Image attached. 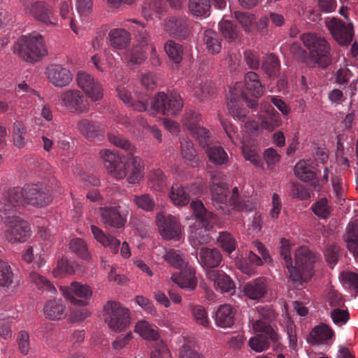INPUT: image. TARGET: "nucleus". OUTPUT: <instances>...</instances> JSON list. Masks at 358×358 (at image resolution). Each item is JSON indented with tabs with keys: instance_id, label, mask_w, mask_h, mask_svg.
Masks as SVG:
<instances>
[{
	"instance_id": "f257e3e1",
	"label": "nucleus",
	"mask_w": 358,
	"mask_h": 358,
	"mask_svg": "<svg viewBox=\"0 0 358 358\" xmlns=\"http://www.w3.org/2000/svg\"><path fill=\"white\" fill-rule=\"evenodd\" d=\"M14 52L27 62H35L48 51L43 36L36 32L22 36L15 43Z\"/></svg>"
},
{
	"instance_id": "f03ea898",
	"label": "nucleus",
	"mask_w": 358,
	"mask_h": 358,
	"mask_svg": "<svg viewBox=\"0 0 358 358\" xmlns=\"http://www.w3.org/2000/svg\"><path fill=\"white\" fill-rule=\"evenodd\" d=\"M190 206L195 217L201 224V228L192 231L189 237L192 245L196 248L210 241L208 230L213 227L216 222V217L212 212L206 210L201 201H193Z\"/></svg>"
},
{
	"instance_id": "7ed1b4c3",
	"label": "nucleus",
	"mask_w": 358,
	"mask_h": 358,
	"mask_svg": "<svg viewBox=\"0 0 358 358\" xmlns=\"http://www.w3.org/2000/svg\"><path fill=\"white\" fill-rule=\"evenodd\" d=\"M301 40L312 60L318 66L325 68L331 64V48L324 38L316 34L305 33L301 36Z\"/></svg>"
},
{
	"instance_id": "20e7f679",
	"label": "nucleus",
	"mask_w": 358,
	"mask_h": 358,
	"mask_svg": "<svg viewBox=\"0 0 358 358\" xmlns=\"http://www.w3.org/2000/svg\"><path fill=\"white\" fill-rule=\"evenodd\" d=\"M183 107V100L176 92H159L150 100V109L166 116H176Z\"/></svg>"
},
{
	"instance_id": "39448f33",
	"label": "nucleus",
	"mask_w": 358,
	"mask_h": 358,
	"mask_svg": "<svg viewBox=\"0 0 358 358\" xmlns=\"http://www.w3.org/2000/svg\"><path fill=\"white\" fill-rule=\"evenodd\" d=\"M20 188L24 205L41 208L48 205L52 201L49 189L42 183L27 184Z\"/></svg>"
},
{
	"instance_id": "423d86ee",
	"label": "nucleus",
	"mask_w": 358,
	"mask_h": 358,
	"mask_svg": "<svg viewBox=\"0 0 358 358\" xmlns=\"http://www.w3.org/2000/svg\"><path fill=\"white\" fill-rule=\"evenodd\" d=\"M105 320L110 329L115 331H122L130 323L129 312L120 303L108 301L105 306Z\"/></svg>"
},
{
	"instance_id": "0eeeda50",
	"label": "nucleus",
	"mask_w": 358,
	"mask_h": 358,
	"mask_svg": "<svg viewBox=\"0 0 358 358\" xmlns=\"http://www.w3.org/2000/svg\"><path fill=\"white\" fill-rule=\"evenodd\" d=\"M23 206L21 188L13 187L0 199V217L1 219L7 220L13 217L18 216L20 210Z\"/></svg>"
},
{
	"instance_id": "6e6552de",
	"label": "nucleus",
	"mask_w": 358,
	"mask_h": 358,
	"mask_svg": "<svg viewBox=\"0 0 358 358\" xmlns=\"http://www.w3.org/2000/svg\"><path fill=\"white\" fill-rule=\"evenodd\" d=\"M4 223L6 227L4 236L10 243H24L31 235L30 225L20 215L4 220Z\"/></svg>"
},
{
	"instance_id": "1a4fd4ad",
	"label": "nucleus",
	"mask_w": 358,
	"mask_h": 358,
	"mask_svg": "<svg viewBox=\"0 0 358 358\" xmlns=\"http://www.w3.org/2000/svg\"><path fill=\"white\" fill-rule=\"evenodd\" d=\"M99 155L104 167L113 178L121 180L126 177L129 165L118 153L106 149L101 150Z\"/></svg>"
},
{
	"instance_id": "9d476101",
	"label": "nucleus",
	"mask_w": 358,
	"mask_h": 358,
	"mask_svg": "<svg viewBox=\"0 0 358 358\" xmlns=\"http://www.w3.org/2000/svg\"><path fill=\"white\" fill-rule=\"evenodd\" d=\"M315 261L316 257L312 251L307 247H299L295 252V266L293 268L301 274V278L299 281L292 282L301 285L303 282L310 278Z\"/></svg>"
},
{
	"instance_id": "9b49d317",
	"label": "nucleus",
	"mask_w": 358,
	"mask_h": 358,
	"mask_svg": "<svg viewBox=\"0 0 358 358\" xmlns=\"http://www.w3.org/2000/svg\"><path fill=\"white\" fill-rule=\"evenodd\" d=\"M258 318L250 320L253 330L256 332L266 333L274 341H278V335L272 328L270 322L275 317V311L268 306H258L256 307Z\"/></svg>"
},
{
	"instance_id": "f8f14e48",
	"label": "nucleus",
	"mask_w": 358,
	"mask_h": 358,
	"mask_svg": "<svg viewBox=\"0 0 358 358\" xmlns=\"http://www.w3.org/2000/svg\"><path fill=\"white\" fill-rule=\"evenodd\" d=\"M201 115L191 110L186 112L182 120L183 126L189 130L200 146L204 148L208 145L210 133L201 126Z\"/></svg>"
},
{
	"instance_id": "ddd939ff",
	"label": "nucleus",
	"mask_w": 358,
	"mask_h": 358,
	"mask_svg": "<svg viewBox=\"0 0 358 358\" xmlns=\"http://www.w3.org/2000/svg\"><path fill=\"white\" fill-rule=\"evenodd\" d=\"M326 26L334 40L341 45L350 44L354 36V28L351 22L333 17L326 21Z\"/></svg>"
},
{
	"instance_id": "4468645a",
	"label": "nucleus",
	"mask_w": 358,
	"mask_h": 358,
	"mask_svg": "<svg viewBox=\"0 0 358 358\" xmlns=\"http://www.w3.org/2000/svg\"><path fill=\"white\" fill-rule=\"evenodd\" d=\"M60 99L66 109L71 113H86L90 108L86 96L78 90H68L63 92L60 95Z\"/></svg>"
},
{
	"instance_id": "2eb2a0df",
	"label": "nucleus",
	"mask_w": 358,
	"mask_h": 358,
	"mask_svg": "<svg viewBox=\"0 0 358 358\" xmlns=\"http://www.w3.org/2000/svg\"><path fill=\"white\" fill-rule=\"evenodd\" d=\"M241 87V83H236L235 87L230 90L229 92L231 97L227 103V107L230 114L233 117H236L241 122H245L247 120L248 111L245 108H240L237 104V100L239 96V94L237 91ZM240 96L248 104V106L252 108H255L257 107V101L256 99H249L244 92H241Z\"/></svg>"
},
{
	"instance_id": "dca6fc26",
	"label": "nucleus",
	"mask_w": 358,
	"mask_h": 358,
	"mask_svg": "<svg viewBox=\"0 0 358 358\" xmlns=\"http://www.w3.org/2000/svg\"><path fill=\"white\" fill-rule=\"evenodd\" d=\"M165 29L176 38L187 39L192 34L191 22L185 16H171L165 22Z\"/></svg>"
},
{
	"instance_id": "f3484780",
	"label": "nucleus",
	"mask_w": 358,
	"mask_h": 358,
	"mask_svg": "<svg viewBox=\"0 0 358 358\" xmlns=\"http://www.w3.org/2000/svg\"><path fill=\"white\" fill-rule=\"evenodd\" d=\"M61 289L64 297L71 303L80 306L87 305L92 294V291L89 285L77 282H72L70 287H61Z\"/></svg>"
},
{
	"instance_id": "a211bd4d",
	"label": "nucleus",
	"mask_w": 358,
	"mask_h": 358,
	"mask_svg": "<svg viewBox=\"0 0 358 358\" xmlns=\"http://www.w3.org/2000/svg\"><path fill=\"white\" fill-rule=\"evenodd\" d=\"M159 231L165 240L178 241L182 236L181 226L177 218L171 215H158Z\"/></svg>"
},
{
	"instance_id": "6ab92c4d",
	"label": "nucleus",
	"mask_w": 358,
	"mask_h": 358,
	"mask_svg": "<svg viewBox=\"0 0 358 358\" xmlns=\"http://www.w3.org/2000/svg\"><path fill=\"white\" fill-rule=\"evenodd\" d=\"M220 176L213 175L211 176L212 185L210 192L212 196V202L214 207L220 210L223 213H228L227 207L228 206V196L229 190L226 183L219 182Z\"/></svg>"
},
{
	"instance_id": "aec40b11",
	"label": "nucleus",
	"mask_w": 358,
	"mask_h": 358,
	"mask_svg": "<svg viewBox=\"0 0 358 358\" xmlns=\"http://www.w3.org/2000/svg\"><path fill=\"white\" fill-rule=\"evenodd\" d=\"M76 80L78 86L92 101H98L102 99V87L90 74L85 71H79Z\"/></svg>"
},
{
	"instance_id": "412c9836",
	"label": "nucleus",
	"mask_w": 358,
	"mask_h": 358,
	"mask_svg": "<svg viewBox=\"0 0 358 358\" xmlns=\"http://www.w3.org/2000/svg\"><path fill=\"white\" fill-rule=\"evenodd\" d=\"M46 74L49 81L55 87H65L71 82V71L59 64H51L46 69Z\"/></svg>"
},
{
	"instance_id": "4be33fe9",
	"label": "nucleus",
	"mask_w": 358,
	"mask_h": 358,
	"mask_svg": "<svg viewBox=\"0 0 358 358\" xmlns=\"http://www.w3.org/2000/svg\"><path fill=\"white\" fill-rule=\"evenodd\" d=\"M29 13L36 20L46 25H55L57 24V20L53 13L52 7L43 1L33 3Z\"/></svg>"
},
{
	"instance_id": "5701e85b",
	"label": "nucleus",
	"mask_w": 358,
	"mask_h": 358,
	"mask_svg": "<svg viewBox=\"0 0 358 358\" xmlns=\"http://www.w3.org/2000/svg\"><path fill=\"white\" fill-rule=\"evenodd\" d=\"M195 273L196 271L194 268L192 266H186L179 273H176L172 274L171 280L180 288L191 291L194 289L197 285Z\"/></svg>"
},
{
	"instance_id": "b1692460",
	"label": "nucleus",
	"mask_w": 358,
	"mask_h": 358,
	"mask_svg": "<svg viewBox=\"0 0 358 358\" xmlns=\"http://www.w3.org/2000/svg\"><path fill=\"white\" fill-rule=\"evenodd\" d=\"M77 127L80 134L90 141H101L104 137V130L101 125L88 119L78 121Z\"/></svg>"
},
{
	"instance_id": "393cba45",
	"label": "nucleus",
	"mask_w": 358,
	"mask_h": 358,
	"mask_svg": "<svg viewBox=\"0 0 358 358\" xmlns=\"http://www.w3.org/2000/svg\"><path fill=\"white\" fill-rule=\"evenodd\" d=\"M243 292L252 300H259L266 293L267 286L265 278H258L243 285Z\"/></svg>"
},
{
	"instance_id": "a878e982",
	"label": "nucleus",
	"mask_w": 358,
	"mask_h": 358,
	"mask_svg": "<svg viewBox=\"0 0 358 358\" xmlns=\"http://www.w3.org/2000/svg\"><path fill=\"white\" fill-rule=\"evenodd\" d=\"M198 261L203 267L213 268L220 265L222 256L217 248H202L199 253Z\"/></svg>"
},
{
	"instance_id": "bb28decb",
	"label": "nucleus",
	"mask_w": 358,
	"mask_h": 358,
	"mask_svg": "<svg viewBox=\"0 0 358 358\" xmlns=\"http://www.w3.org/2000/svg\"><path fill=\"white\" fill-rule=\"evenodd\" d=\"M206 276L213 281L215 288L222 292H229L234 288V283L231 278L222 271L210 269L207 271Z\"/></svg>"
},
{
	"instance_id": "cd10ccee",
	"label": "nucleus",
	"mask_w": 358,
	"mask_h": 358,
	"mask_svg": "<svg viewBox=\"0 0 358 358\" xmlns=\"http://www.w3.org/2000/svg\"><path fill=\"white\" fill-rule=\"evenodd\" d=\"M108 43L110 46L115 50H124L131 42V34L124 29H112L108 32Z\"/></svg>"
},
{
	"instance_id": "c85d7f7f",
	"label": "nucleus",
	"mask_w": 358,
	"mask_h": 358,
	"mask_svg": "<svg viewBox=\"0 0 358 358\" xmlns=\"http://www.w3.org/2000/svg\"><path fill=\"white\" fill-rule=\"evenodd\" d=\"M101 221L106 227L122 228L126 220L121 215L116 207L101 208Z\"/></svg>"
},
{
	"instance_id": "c756f323",
	"label": "nucleus",
	"mask_w": 358,
	"mask_h": 358,
	"mask_svg": "<svg viewBox=\"0 0 358 358\" xmlns=\"http://www.w3.org/2000/svg\"><path fill=\"white\" fill-rule=\"evenodd\" d=\"M289 241L282 238L280 241V256L285 261V265L289 273V278L292 281H299L301 278V274L297 272L296 268H293L292 259L290 252Z\"/></svg>"
},
{
	"instance_id": "7c9ffc66",
	"label": "nucleus",
	"mask_w": 358,
	"mask_h": 358,
	"mask_svg": "<svg viewBox=\"0 0 358 358\" xmlns=\"http://www.w3.org/2000/svg\"><path fill=\"white\" fill-rule=\"evenodd\" d=\"M235 309L229 304L220 305L215 312V324L222 328L231 327L234 323Z\"/></svg>"
},
{
	"instance_id": "2f4dec72",
	"label": "nucleus",
	"mask_w": 358,
	"mask_h": 358,
	"mask_svg": "<svg viewBox=\"0 0 358 358\" xmlns=\"http://www.w3.org/2000/svg\"><path fill=\"white\" fill-rule=\"evenodd\" d=\"M334 336V331L327 324L321 323L311 330L308 341L313 345L323 344Z\"/></svg>"
},
{
	"instance_id": "473e14b6",
	"label": "nucleus",
	"mask_w": 358,
	"mask_h": 358,
	"mask_svg": "<svg viewBox=\"0 0 358 358\" xmlns=\"http://www.w3.org/2000/svg\"><path fill=\"white\" fill-rule=\"evenodd\" d=\"M169 196L176 206H185L190 201L189 188L179 184L172 185Z\"/></svg>"
},
{
	"instance_id": "72a5a7b5",
	"label": "nucleus",
	"mask_w": 358,
	"mask_h": 358,
	"mask_svg": "<svg viewBox=\"0 0 358 358\" xmlns=\"http://www.w3.org/2000/svg\"><path fill=\"white\" fill-rule=\"evenodd\" d=\"M91 231L94 238L104 247H108L113 253L119 250L120 241L112 236H106L101 229L95 225L91 226Z\"/></svg>"
},
{
	"instance_id": "f704fd0d",
	"label": "nucleus",
	"mask_w": 358,
	"mask_h": 358,
	"mask_svg": "<svg viewBox=\"0 0 358 358\" xmlns=\"http://www.w3.org/2000/svg\"><path fill=\"white\" fill-rule=\"evenodd\" d=\"M65 306L61 300H50L46 302L43 308L44 315L46 318L51 320L62 319L65 313Z\"/></svg>"
},
{
	"instance_id": "c9c22d12",
	"label": "nucleus",
	"mask_w": 358,
	"mask_h": 358,
	"mask_svg": "<svg viewBox=\"0 0 358 358\" xmlns=\"http://www.w3.org/2000/svg\"><path fill=\"white\" fill-rule=\"evenodd\" d=\"M245 88L248 94L255 98L260 97L264 92L257 74L253 71H250L245 76Z\"/></svg>"
},
{
	"instance_id": "e433bc0d",
	"label": "nucleus",
	"mask_w": 358,
	"mask_h": 358,
	"mask_svg": "<svg viewBox=\"0 0 358 358\" xmlns=\"http://www.w3.org/2000/svg\"><path fill=\"white\" fill-rule=\"evenodd\" d=\"M203 41L209 53L217 54L220 52L222 47V39L217 32L211 29L206 30L203 33Z\"/></svg>"
},
{
	"instance_id": "4c0bfd02",
	"label": "nucleus",
	"mask_w": 358,
	"mask_h": 358,
	"mask_svg": "<svg viewBox=\"0 0 358 358\" xmlns=\"http://www.w3.org/2000/svg\"><path fill=\"white\" fill-rule=\"evenodd\" d=\"M210 136H209V143L206 147V154L209 161L215 165H223L228 161V155L221 146H210Z\"/></svg>"
},
{
	"instance_id": "58836bf2",
	"label": "nucleus",
	"mask_w": 358,
	"mask_h": 358,
	"mask_svg": "<svg viewBox=\"0 0 358 358\" xmlns=\"http://www.w3.org/2000/svg\"><path fill=\"white\" fill-rule=\"evenodd\" d=\"M242 152L245 159L250 161L255 166H260L262 164L260 156L258 154L257 147L255 142L247 143L243 141L242 143Z\"/></svg>"
},
{
	"instance_id": "ea45409f",
	"label": "nucleus",
	"mask_w": 358,
	"mask_h": 358,
	"mask_svg": "<svg viewBox=\"0 0 358 358\" xmlns=\"http://www.w3.org/2000/svg\"><path fill=\"white\" fill-rule=\"evenodd\" d=\"M190 13L196 17H206L210 15V0H189Z\"/></svg>"
},
{
	"instance_id": "a19ab883",
	"label": "nucleus",
	"mask_w": 358,
	"mask_h": 358,
	"mask_svg": "<svg viewBox=\"0 0 358 358\" xmlns=\"http://www.w3.org/2000/svg\"><path fill=\"white\" fill-rule=\"evenodd\" d=\"M124 57L129 66H134L142 64L146 59L147 55L142 46L136 45L125 52Z\"/></svg>"
},
{
	"instance_id": "79ce46f5",
	"label": "nucleus",
	"mask_w": 358,
	"mask_h": 358,
	"mask_svg": "<svg viewBox=\"0 0 358 358\" xmlns=\"http://www.w3.org/2000/svg\"><path fill=\"white\" fill-rule=\"evenodd\" d=\"M180 148L181 155L187 164L192 166H196L197 165V159L193 143L187 138H182L180 140Z\"/></svg>"
},
{
	"instance_id": "37998d69",
	"label": "nucleus",
	"mask_w": 358,
	"mask_h": 358,
	"mask_svg": "<svg viewBox=\"0 0 358 358\" xmlns=\"http://www.w3.org/2000/svg\"><path fill=\"white\" fill-rule=\"evenodd\" d=\"M135 331L145 340L157 341L159 337L157 330L145 320L136 323Z\"/></svg>"
},
{
	"instance_id": "c03bdc74",
	"label": "nucleus",
	"mask_w": 358,
	"mask_h": 358,
	"mask_svg": "<svg viewBox=\"0 0 358 358\" xmlns=\"http://www.w3.org/2000/svg\"><path fill=\"white\" fill-rule=\"evenodd\" d=\"M28 278L29 282L39 290L47 291L52 294L56 292L54 285L45 277L34 271L29 273Z\"/></svg>"
},
{
	"instance_id": "a18cd8bd",
	"label": "nucleus",
	"mask_w": 358,
	"mask_h": 358,
	"mask_svg": "<svg viewBox=\"0 0 358 358\" xmlns=\"http://www.w3.org/2000/svg\"><path fill=\"white\" fill-rule=\"evenodd\" d=\"M164 10V2L162 0H146L142 8V14L147 20L152 18L153 13L159 15Z\"/></svg>"
},
{
	"instance_id": "49530a36",
	"label": "nucleus",
	"mask_w": 358,
	"mask_h": 358,
	"mask_svg": "<svg viewBox=\"0 0 358 358\" xmlns=\"http://www.w3.org/2000/svg\"><path fill=\"white\" fill-rule=\"evenodd\" d=\"M193 320L197 324L208 327L210 320L205 308L201 305L192 304L189 308Z\"/></svg>"
},
{
	"instance_id": "de8ad7c7",
	"label": "nucleus",
	"mask_w": 358,
	"mask_h": 358,
	"mask_svg": "<svg viewBox=\"0 0 358 358\" xmlns=\"http://www.w3.org/2000/svg\"><path fill=\"white\" fill-rule=\"evenodd\" d=\"M294 174L301 180L308 182L314 179L315 174L307 161L300 160L294 166Z\"/></svg>"
},
{
	"instance_id": "09e8293b",
	"label": "nucleus",
	"mask_w": 358,
	"mask_h": 358,
	"mask_svg": "<svg viewBox=\"0 0 358 358\" xmlns=\"http://www.w3.org/2000/svg\"><path fill=\"white\" fill-rule=\"evenodd\" d=\"M271 341L277 342L278 341L271 339L269 335L266 333H261L251 338L249 341V345L253 350L262 352L269 347Z\"/></svg>"
},
{
	"instance_id": "8fccbe9b",
	"label": "nucleus",
	"mask_w": 358,
	"mask_h": 358,
	"mask_svg": "<svg viewBox=\"0 0 358 358\" xmlns=\"http://www.w3.org/2000/svg\"><path fill=\"white\" fill-rule=\"evenodd\" d=\"M262 127L268 131H273L275 128L281 125V118L279 113L271 106L267 111V115L262 122Z\"/></svg>"
},
{
	"instance_id": "3c124183",
	"label": "nucleus",
	"mask_w": 358,
	"mask_h": 358,
	"mask_svg": "<svg viewBox=\"0 0 358 358\" xmlns=\"http://www.w3.org/2000/svg\"><path fill=\"white\" fill-rule=\"evenodd\" d=\"M234 17L247 32L255 30V16L248 12L236 11Z\"/></svg>"
},
{
	"instance_id": "603ef678",
	"label": "nucleus",
	"mask_w": 358,
	"mask_h": 358,
	"mask_svg": "<svg viewBox=\"0 0 358 358\" xmlns=\"http://www.w3.org/2000/svg\"><path fill=\"white\" fill-rule=\"evenodd\" d=\"M143 164L141 158L134 157L131 160V173L127 177V181L130 184L139 182L143 177Z\"/></svg>"
},
{
	"instance_id": "864d4df0",
	"label": "nucleus",
	"mask_w": 358,
	"mask_h": 358,
	"mask_svg": "<svg viewBox=\"0 0 358 358\" xmlns=\"http://www.w3.org/2000/svg\"><path fill=\"white\" fill-rule=\"evenodd\" d=\"M218 245L227 254H231L236 249V243L233 236L227 231L220 232L217 238Z\"/></svg>"
},
{
	"instance_id": "5fc2aeb1",
	"label": "nucleus",
	"mask_w": 358,
	"mask_h": 358,
	"mask_svg": "<svg viewBox=\"0 0 358 358\" xmlns=\"http://www.w3.org/2000/svg\"><path fill=\"white\" fill-rule=\"evenodd\" d=\"M164 50L175 63L178 64L182 59V47L173 41H168L164 45Z\"/></svg>"
},
{
	"instance_id": "6e6d98bb",
	"label": "nucleus",
	"mask_w": 358,
	"mask_h": 358,
	"mask_svg": "<svg viewBox=\"0 0 358 358\" xmlns=\"http://www.w3.org/2000/svg\"><path fill=\"white\" fill-rule=\"evenodd\" d=\"M27 129L22 123L15 122L13 124V137L14 145L19 148H23L27 143Z\"/></svg>"
},
{
	"instance_id": "4d7b16f0",
	"label": "nucleus",
	"mask_w": 358,
	"mask_h": 358,
	"mask_svg": "<svg viewBox=\"0 0 358 358\" xmlns=\"http://www.w3.org/2000/svg\"><path fill=\"white\" fill-rule=\"evenodd\" d=\"M280 67V62L277 57L270 54L265 57L262 62V68L270 77L276 75Z\"/></svg>"
},
{
	"instance_id": "13d9d810",
	"label": "nucleus",
	"mask_w": 358,
	"mask_h": 358,
	"mask_svg": "<svg viewBox=\"0 0 358 358\" xmlns=\"http://www.w3.org/2000/svg\"><path fill=\"white\" fill-rule=\"evenodd\" d=\"M220 31L229 41H234L238 36L237 28L230 20H222L219 24Z\"/></svg>"
},
{
	"instance_id": "bf43d9fd",
	"label": "nucleus",
	"mask_w": 358,
	"mask_h": 358,
	"mask_svg": "<svg viewBox=\"0 0 358 358\" xmlns=\"http://www.w3.org/2000/svg\"><path fill=\"white\" fill-rule=\"evenodd\" d=\"M71 250L78 257L87 259L89 257V252L85 242L79 238H73L69 243Z\"/></svg>"
},
{
	"instance_id": "052dcab7",
	"label": "nucleus",
	"mask_w": 358,
	"mask_h": 358,
	"mask_svg": "<svg viewBox=\"0 0 358 358\" xmlns=\"http://www.w3.org/2000/svg\"><path fill=\"white\" fill-rule=\"evenodd\" d=\"M109 141L114 145L125 150L128 155H133L135 152L134 147L130 142L119 134H110L108 135Z\"/></svg>"
},
{
	"instance_id": "680f3d73",
	"label": "nucleus",
	"mask_w": 358,
	"mask_h": 358,
	"mask_svg": "<svg viewBox=\"0 0 358 358\" xmlns=\"http://www.w3.org/2000/svg\"><path fill=\"white\" fill-rule=\"evenodd\" d=\"M13 273L8 262L0 260V285L6 287L13 282Z\"/></svg>"
},
{
	"instance_id": "e2e57ef3",
	"label": "nucleus",
	"mask_w": 358,
	"mask_h": 358,
	"mask_svg": "<svg viewBox=\"0 0 358 358\" xmlns=\"http://www.w3.org/2000/svg\"><path fill=\"white\" fill-rule=\"evenodd\" d=\"M133 201L138 208L148 212L153 210L155 206L152 197L147 194L134 196Z\"/></svg>"
},
{
	"instance_id": "0e129e2a",
	"label": "nucleus",
	"mask_w": 358,
	"mask_h": 358,
	"mask_svg": "<svg viewBox=\"0 0 358 358\" xmlns=\"http://www.w3.org/2000/svg\"><path fill=\"white\" fill-rule=\"evenodd\" d=\"M164 259L175 268H181L185 264V261L180 251L170 250L164 256Z\"/></svg>"
},
{
	"instance_id": "69168bd1",
	"label": "nucleus",
	"mask_w": 358,
	"mask_h": 358,
	"mask_svg": "<svg viewBox=\"0 0 358 358\" xmlns=\"http://www.w3.org/2000/svg\"><path fill=\"white\" fill-rule=\"evenodd\" d=\"M315 215L321 218H327L331 213V208L325 198L320 199L311 207Z\"/></svg>"
},
{
	"instance_id": "338daca9",
	"label": "nucleus",
	"mask_w": 358,
	"mask_h": 358,
	"mask_svg": "<svg viewBox=\"0 0 358 358\" xmlns=\"http://www.w3.org/2000/svg\"><path fill=\"white\" fill-rule=\"evenodd\" d=\"M330 317L333 322L338 326L345 324L350 319V315L348 310H343L341 308H334L330 311Z\"/></svg>"
},
{
	"instance_id": "774afa93",
	"label": "nucleus",
	"mask_w": 358,
	"mask_h": 358,
	"mask_svg": "<svg viewBox=\"0 0 358 358\" xmlns=\"http://www.w3.org/2000/svg\"><path fill=\"white\" fill-rule=\"evenodd\" d=\"M192 87L194 94L198 99H202L210 94V85L201 79H196L192 83Z\"/></svg>"
}]
</instances>
